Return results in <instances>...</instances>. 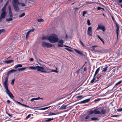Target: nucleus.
Instances as JSON below:
<instances>
[{
	"label": "nucleus",
	"instance_id": "1",
	"mask_svg": "<svg viewBox=\"0 0 122 122\" xmlns=\"http://www.w3.org/2000/svg\"><path fill=\"white\" fill-rule=\"evenodd\" d=\"M58 39V36L55 34L51 35L48 39V40L49 41L52 43L57 42Z\"/></svg>",
	"mask_w": 122,
	"mask_h": 122
},
{
	"label": "nucleus",
	"instance_id": "2",
	"mask_svg": "<svg viewBox=\"0 0 122 122\" xmlns=\"http://www.w3.org/2000/svg\"><path fill=\"white\" fill-rule=\"evenodd\" d=\"M44 65L42 66H31L29 67V69L30 70H37V71L43 72Z\"/></svg>",
	"mask_w": 122,
	"mask_h": 122
},
{
	"label": "nucleus",
	"instance_id": "3",
	"mask_svg": "<svg viewBox=\"0 0 122 122\" xmlns=\"http://www.w3.org/2000/svg\"><path fill=\"white\" fill-rule=\"evenodd\" d=\"M44 69H43V72L45 73H49L51 72L57 73L58 71L56 70H51V69L48 68L46 66L44 65Z\"/></svg>",
	"mask_w": 122,
	"mask_h": 122
},
{
	"label": "nucleus",
	"instance_id": "4",
	"mask_svg": "<svg viewBox=\"0 0 122 122\" xmlns=\"http://www.w3.org/2000/svg\"><path fill=\"white\" fill-rule=\"evenodd\" d=\"M6 10L2 9H1V11L2 12L1 14V15L0 17V21H1L3 19H4L6 15Z\"/></svg>",
	"mask_w": 122,
	"mask_h": 122
},
{
	"label": "nucleus",
	"instance_id": "5",
	"mask_svg": "<svg viewBox=\"0 0 122 122\" xmlns=\"http://www.w3.org/2000/svg\"><path fill=\"white\" fill-rule=\"evenodd\" d=\"M42 46L43 47H46L47 48L51 47L53 45L48 43L43 42L42 43Z\"/></svg>",
	"mask_w": 122,
	"mask_h": 122
},
{
	"label": "nucleus",
	"instance_id": "6",
	"mask_svg": "<svg viewBox=\"0 0 122 122\" xmlns=\"http://www.w3.org/2000/svg\"><path fill=\"white\" fill-rule=\"evenodd\" d=\"M99 29H101L102 30V31L104 32L105 30V28L104 26L102 25H98L97 30H98Z\"/></svg>",
	"mask_w": 122,
	"mask_h": 122
},
{
	"label": "nucleus",
	"instance_id": "7",
	"mask_svg": "<svg viewBox=\"0 0 122 122\" xmlns=\"http://www.w3.org/2000/svg\"><path fill=\"white\" fill-rule=\"evenodd\" d=\"M13 5L15 12H18L20 11V9L18 4L14 5Z\"/></svg>",
	"mask_w": 122,
	"mask_h": 122
},
{
	"label": "nucleus",
	"instance_id": "8",
	"mask_svg": "<svg viewBox=\"0 0 122 122\" xmlns=\"http://www.w3.org/2000/svg\"><path fill=\"white\" fill-rule=\"evenodd\" d=\"M87 34L88 35L90 36H92V27H91L90 26L88 28L87 31Z\"/></svg>",
	"mask_w": 122,
	"mask_h": 122
},
{
	"label": "nucleus",
	"instance_id": "9",
	"mask_svg": "<svg viewBox=\"0 0 122 122\" xmlns=\"http://www.w3.org/2000/svg\"><path fill=\"white\" fill-rule=\"evenodd\" d=\"M8 76H7L5 78V80L4 81L3 83V85L4 86H8V76L9 74L8 75Z\"/></svg>",
	"mask_w": 122,
	"mask_h": 122
},
{
	"label": "nucleus",
	"instance_id": "10",
	"mask_svg": "<svg viewBox=\"0 0 122 122\" xmlns=\"http://www.w3.org/2000/svg\"><path fill=\"white\" fill-rule=\"evenodd\" d=\"M8 9L10 17H12L13 15L11 10V6L10 5L8 6Z\"/></svg>",
	"mask_w": 122,
	"mask_h": 122
},
{
	"label": "nucleus",
	"instance_id": "11",
	"mask_svg": "<svg viewBox=\"0 0 122 122\" xmlns=\"http://www.w3.org/2000/svg\"><path fill=\"white\" fill-rule=\"evenodd\" d=\"M63 41L62 40H59L58 42L59 44H58V46L60 47H62L63 46Z\"/></svg>",
	"mask_w": 122,
	"mask_h": 122
},
{
	"label": "nucleus",
	"instance_id": "12",
	"mask_svg": "<svg viewBox=\"0 0 122 122\" xmlns=\"http://www.w3.org/2000/svg\"><path fill=\"white\" fill-rule=\"evenodd\" d=\"M12 3L13 5L20 4V2L18 0H13Z\"/></svg>",
	"mask_w": 122,
	"mask_h": 122
},
{
	"label": "nucleus",
	"instance_id": "13",
	"mask_svg": "<svg viewBox=\"0 0 122 122\" xmlns=\"http://www.w3.org/2000/svg\"><path fill=\"white\" fill-rule=\"evenodd\" d=\"M5 88L6 89V90L5 91L6 92V93L8 95L9 94H10V91L9 90L8 88V86H4Z\"/></svg>",
	"mask_w": 122,
	"mask_h": 122
},
{
	"label": "nucleus",
	"instance_id": "14",
	"mask_svg": "<svg viewBox=\"0 0 122 122\" xmlns=\"http://www.w3.org/2000/svg\"><path fill=\"white\" fill-rule=\"evenodd\" d=\"M34 31V30L33 29H32L30 30H29V31L27 33L26 35V39H27L29 36V34L30 33H31L32 32H33Z\"/></svg>",
	"mask_w": 122,
	"mask_h": 122
},
{
	"label": "nucleus",
	"instance_id": "15",
	"mask_svg": "<svg viewBox=\"0 0 122 122\" xmlns=\"http://www.w3.org/2000/svg\"><path fill=\"white\" fill-rule=\"evenodd\" d=\"M17 70H14V69H12V70H11L10 71H8V73H7V75L9 74L12 73L14 72H16L17 71Z\"/></svg>",
	"mask_w": 122,
	"mask_h": 122
},
{
	"label": "nucleus",
	"instance_id": "16",
	"mask_svg": "<svg viewBox=\"0 0 122 122\" xmlns=\"http://www.w3.org/2000/svg\"><path fill=\"white\" fill-rule=\"evenodd\" d=\"M74 50L77 53L81 55H83V53L80 51H78L76 49H75Z\"/></svg>",
	"mask_w": 122,
	"mask_h": 122
},
{
	"label": "nucleus",
	"instance_id": "17",
	"mask_svg": "<svg viewBox=\"0 0 122 122\" xmlns=\"http://www.w3.org/2000/svg\"><path fill=\"white\" fill-rule=\"evenodd\" d=\"M13 61H14L12 60H9L8 61H5L4 62L7 64H9L12 62Z\"/></svg>",
	"mask_w": 122,
	"mask_h": 122
},
{
	"label": "nucleus",
	"instance_id": "18",
	"mask_svg": "<svg viewBox=\"0 0 122 122\" xmlns=\"http://www.w3.org/2000/svg\"><path fill=\"white\" fill-rule=\"evenodd\" d=\"M90 99H88L84 100L83 101H81L80 102L82 103H85L88 102L90 101Z\"/></svg>",
	"mask_w": 122,
	"mask_h": 122
},
{
	"label": "nucleus",
	"instance_id": "19",
	"mask_svg": "<svg viewBox=\"0 0 122 122\" xmlns=\"http://www.w3.org/2000/svg\"><path fill=\"white\" fill-rule=\"evenodd\" d=\"M94 112L95 114H101V112L97 111V109H95L94 110Z\"/></svg>",
	"mask_w": 122,
	"mask_h": 122
},
{
	"label": "nucleus",
	"instance_id": "20",
	"mask_svg": "<svg viewBox=\"0 0 122 122\" xmlns=\"http://www.w3.org/2000/svg\"><path fill=\"white\" fill-rule=\"evenodd\" d=\"M53 118H48L47 119L45 120L44 122H49L51 120H53Z\"/></svg>",
	"mask_w": 122,
	"mask_h": 122
},
{
	"label": "nucleus",
	"instance_id": "21",
	"mask_svg": "<svg viewBox=\"0 0 122 122\" xmlns=\"http://www.w3.org/2000/svg\"><path fill=\"white\" fill-rule=\"evenodd\" d=\"M108 67V66H106L104 68H103L102 72H106L107 70Z\"/></svg>",
	"mask_w": 122,
	"mask_h": 122
},
{
	"label": "nucleus",
	"instance_id": "22",
	"mask_svg": "<svg viewBox=\"0 0 122 122\" xmlns=\"http://www.w3.org/2000/svg\"><path fill=\"white\" fill-rule=\"evenodd\" d=\"M22 65L21 64H18L16 65L15 66V69H16L19 67H22Z\"/></svg>",
	"mask_w": 122,
	"mask_h": 122
},
{
	"label": "nucleus",
	"instance_id": "23",
	"mask_svg": "<svg viewBox=\"0 0 122 122\" xmlns=\"http://www.w3.org/2000/svg\"><path fill=\"white\" fill-rule=\"evenodd\" d=\"M84 97L82 95H80L76 96V98L79 100H80Z\"/></svg>",
	"mask_w": 122,
	"mask_h": 122
},
{
	"label": "nucleus",
	"instance_id": "24",
	"mask_svg": "<svg viewBox=\"0 0 122 122\" xmlns=\"http://www.w3.org/2000/svg\"><path fill=\"white\" fill-rule=\"evenodd\" d=\"M9 1V0H7V1L6 2V4L4 5V6L2 8V10H3V9H4L6 10L5 7H6V5H7Z\"/></svg>",
	"mask_w": 122,
	"mask_h": 122
},
{
	"label": "nucleus",
	"instance_id": "25",
	"mask_svg": "<svg viewBox=\"0 0 122 122\" xmlns=\"http://www.w3.org/2000/svg\"><path fill=\"white\" fill-rule=\"evenodd\" d=\"M59 114V113H52V112H50L48 114V116H50L51 115H57Z\"/></svg>",
	"mask_w": 122,
	"mask_h": 122
},
{
	"label": "nucleus",
	"instance_id": "26",
	"mask_svg": "<svg viewBox=\"0 0 122 122\" xmlns=\"http://www.w3.org/2000/svg\"><path fill=\"white\" fill-rule=\"evenodd\" d=\"M67 105H65L64 106H62L60 109L61 110H64L66 108V107L67 106Z\"/></svg>",
	"mask_w": 122,
	"mask_h": 122
},
{
	"label": "nucleus",
	"instance_id": "27",
	"mask_svg": "<svg viewBox=\"0 0 122 122\" xmlns=\"http://www.w3.org/2000/svg\"><path fill=\"white\" fill-rule=\"evenodd\" d=\"M16 102L18 103V104L21 105H22V106H23L25 107H27L28 108H30V107H29V106H27V105H25V104H21V103H20V102H19L18 101H17Z\"/></svg>",
	"mask_w": 122,
	"mask_h": 122
},
{
	"label": "nucleus",
	"instance_id": "28",
	"mask_svg": "<svg viewBox=\"0 0 122 122\" xmlns=\"http://www.w3.org/2000/svg\"><path fill=\"white\" fill-rule=\"evenodd\" d=\"M100 70V67L98 68L97 70H96L95 74L94 75V76H96V75L98 73L99 71Z\"/></svg>",
	"mask_w": 122,
	"mask_h": 122
},
{
	"label": "nucleus",
	"instance_id": "29",
	"mask_svg": "<svg viewBox=\"0 0 122 122\" xmlns=\"http://www.w3.org/2000/svg\"><path fill=\"white\" fill-rule=\"evenodd\" d=\"M50 107H51V106H50L49 107H45V108H41L39 109H38V110H45L46 109H48L49 108H50Z\"/></svg>",
	"mask_w": 122,
	"mask_h": 122
},
{
	"label": "nucleus",
	"instance_id": "30",
	"mask_svg": "<svg viewBox=\"0 0 122 122\" xmlns=\"http://www.w3.org/2000/svg\"><path fill=\"white\" fill-rule=\"evenodd\" d=\"M26 68V67H22L21 68H18L17 69V70L18 71H23L25 70Z\"/></svg>",
	"mask_w": 122,
	"mask_h": 122
},
{
	"label": "nucleus",
	"instance_id": "31",
	"mask_svg": "<svg viewBox=\"0 0 122 122\" xmlns=\"http://www.w3.org/2000/svg\"><path fill=\"white\" fill-rule=\"evenodd\" d=\"M106 112V110L104 109H102L101 111V113L103 114H105Z\"/></svg>",
	"mask_w": 122,
	"mask_h": 122
},
{
	"label": "nucleus",
	"instance_id": "32",
	"mask_svg": "<svg viewBox=\"0 0 122 122\" xmlns=\"http://www.w3.org/2000/svg\"><path fill=\"white\" fill-rule=\"evenodd\" d=\"M87 12V11L86 10L82 12V15L84 17L85 14H86Z\"/></svg>",
	"mask_w": 122,
	"mask_h": 122
},
{
	"label": "nucleus",
	"instance_id": "33",
	"mask_svg": "<svg viewBox=\"0 0 122 122\" xmlns=\"http://www.w3.org/2000/svg\"><path fill=\"white\" fill-rule=\"evenodd\" d=\"M94 52H96V53H102V52L100 50H94Z\"/></svg>",
	"mask_w": 122,
	"mask_h": 122
},
{
	"label": "nucleus",
	"instance_id": "34",
	"mask_svg": "<svg viewBox=\"0 0 122 122\" xmlns=\"http://www.w3.org/2000/svg\"><path fill=\"white\" fill-rule=\"evenodd\" d=\"M95 76H94V75L93 78L91 81V83H92L94 82L96 78Z\"/></svg>",
	"mask_w": 122,
	"mask_h": 122
},
{
	"label": "nucleus",
	"instance_id": "35",
	"mask_svg": "<svg viewBox=\"0 0 122 122\" xmlns=\"http://www.w3.org/2000/svg\"><path fill=\"white\" fill-rule=\"evenodd\" d=\"M12 20V17H10V18H7L6 19V21H11Z\"/></svg>",
	"mask_w": 122,
	"mask_h": 122
},
{
	"label": "nucleus",
	"instance_id": "36",
	"mask_svg": "<svg viewBox=\"0 0 122 122\" xmlns=\"http://www.w3.org/2000/svg\"><path fill=\"white\" fill-rule=\"evenodd\" d=\"M91 120H98V119L96 117H92L91 118Z\"/></svg>",
	"mask_w": 122,
	"mask_h": 122
},
{
	"label": "nucleus",
	"instance_id": "37",
	"mask_svg": "<svg viewBox=\"0 0 122 122\" xmlns=\"http://www.w3.org/2000/svg\"><path fill=\"white\" fill-rule=\"evenodd\" d=\"M25 15V13H23L22 14H21L19 16V17L20 18H21V17H22L24 16Z\"/></svg>",
	"mask_w": 122,
	"mask_h": 122
},
{
	"label": "nucleus",
	"instance_id": "38",
	"mask_svg": "<svg viewBox=\"0 0 122 122\" xmlns=\"http://www.w3.org/2000/svg\"><path fill=\"white\" fill-rule=\"evenodd\" d=\"M8 95L11 98L13 97V96L12 95V94L10 92V94H9Z\"/></svg>",
	"mask_w": 122,
	"mask_h": 122
},
{
	"label": "nucleus",
	"instance_id": "39",
	"mask_svg": "<svg viewBox=\"0 0 122 122\" xmlns=\"http://www.w3.org/2000/svg\"><path fill=\"white\" fill-rule=\"evenodd\" d=\"M37 21L39 22H43V20L41 18L38 19Z\"/></svg>",
	"mask_w": 122,
	"mask_h": 122
},
{
	"label": "nucleus",
	"instance_id": "40",
	"mask_svg": "<svg viewBox=\"0 0 122 122\" xmlns=\"http://www.w3.org/2000/svg\"><path fill=\"white\" fill-rule=\"evenodd\" d=\"M121 81H119L115 85V86H117L118 85L120 84L121 82Z\"/></svg>",
	"mask_w": 122,
	"mask_h": 122
},
{
	"label": "nucleus",
	"instance_id": "41",
	"mask_svg": "<svg viewBox=\"0 0 122 122\" xmlns=\"http://www.w3.org/2000/svg\"><path fill=\"white\" fill-rule=\"evenodd\" d=\"M87 25H91V23L90 22V21L89 19H88L87 20Z\"/></svg>",
	"mask_w": 122,
	"mask_h": 122
},
{
	"label": "nucleus",
	"instance_id": "42",
	"mask_svg": "<svg viewBox=\"0 0 122 122\" xmlns=\"http://www.w3.org/2000/svg\"><path fill=\"white\" fill-rule=\"evenodd\" d=\"M119 28H117V30H116V33H117V37H118V31L119 30Z\"/></svg>",
	"mask_w": 122,
	"mask_h": 122
},
{
	"label": "nucleus",
	"instance_id": "43",
	"mask_svg": "<svg viewBox=\"0 0 122 122\" xmlns=\"http://www.w3.org/2000/svg\"><path fill=\"white\" fill-rule=\"evenodd\" d=\"M5 31V30L4 29H2L0 30V34L2 32H4Z\"/></svg>",
	"mask_w": 122,
	"mask_h": 122
},
{
	"label": "nucleus",
	"instance_id": "44",
	"mask_svg": "<svg viewBox=\"0 0 122 122\" xmlns=\"http://www.w3.org/2000/svg\"><path fill=\"white\" fill-rule=\"evenodd\" d=\"M65 49H66L68 51H70V52H72V50L71 49H70L69 48H65Z\"/></svg>",
	"mask_w": 122,
	"mask_h": 122
},
{
	"label": "nucleus",
	"instance_id": "45",
	"mask_svg": "<svg viewBox=\"0 0 122 122\" xmlns=\"http://www.w3.org/2000/svg\"><path fill=\"white\" fill-rule=\"evenodd\" d=\"M20 4L22 6H25V4L23 3H20Z\"/></svg>",
	"mask_w": 122,
	"mask_h": 122
},
{
	"label": "nucleus",
	"instance_id": "46",
	"mask_svg": "<svg viewBox=\"0 0 122 122\" xmlns=\"http://www.w3.org/2000/svg\"><path fill=\"white\" fill-rule=\"evenodd\" d=\"M94 113V111H90L89 112V115L92 114Z\"/></svg>",
	"mask_w": 122,
	"mask_h": 122
},
{
	"label": "nucleus",
	"instance_id": "47",
	"mask_svg": "<svg viewBox=\"0 0 122 122\" xmlns=\"http://www.w3.org/2000/svg\"><path fill=\"white\" fill-rule=\"evenodd\" d=\"M39 108L38 107H30V108H32L34 109H37Z\"/></svg>",
	"mask_w": 122,
	"mask_h": 122
},
{
	"label": "nucleus",
	"instance_id": "48",
	"mask_svg": "<svg viewBox=\"0 0 122 122\" xmlns=\"http://www.w3.org/2000/svg\"><path fill=\"white\" fill-rule=\"evenodd\" d=\"M41 39L42 40H44L45 39H47L46 37H45V36H43L42 37Z\"/></svg>",
	"mask_w": 122,
	"mask_h": 122
},
{
	"label": "nucleus",
	"instance_id": "49",
	"mask_svg": "<svg viewBox=\"0 0 122 122\" xmlns=\"http://www.w3.org/2000/svg\"><path fill=\"white\" fill-rule=\"evenodd\" d=\"M101 9H102L104 10V9L103 8H102L100 7H98L97 8V9L98 10H100Z\"/></svg>",
	"mask_w": 122,
	"mask_h": 122
},
{
	"label": "nucleus",
	"instance_id": "50",
	"mask_svg": "<svg viewBox=\"0 0 122 122\" xmlns=\"http://www.w3.org/2000/svg\"><path fill=\"white\" fill-rule=\"evenodd\" d=\"M34 100H37L36 98H33L31 99L30 100V101H32Z\"/></svg>",
	"mask_w": 122,
	"mask_h": 122
},
{
	"label": "nucleus",
	"instance_id": "51",
	"mask_svg": "<svg viewBox=\"0 0 122 122\" xmlns=\"http://www.w3.org/2000/svg\"><path fill=\"white\" fill-rule=\"evenodd\" d=\"M15 80L14 79L12 80V82H11V84L12 85H13L14 84V82Z\"/></svg>",
	"mask_w": 122,
	"mask_h": 122
},
{
	"label": "nucleus",
	"instance_id": "52",
	"mask_svg": "<svg viewBox=\"0 0 122 122\" xmlns=\"http://www.w3.org/2000/svg\"><path fill=\"white\" fill-rule=\"evenodd\" d=\"M97 37H98V38L100 39L101 41H102V40H103L102 38H101L99 36L97 35Z\"/></svg>",
	"mask_w": 122,
	"mask_h": 122
},
{
	"label": "nucleus",
	"instance_id": "53",
	"mask_svg": "<svg viewBox=\"0 0 122 122\" xmlns=\"http://www.w3.org/2000/svg\"><path fill=\"white\" fill-rule=\"evenodd\" d=\"M90 117L89 115H88L85 117V119H88Z\"/></svg>",
	"mask_w": 122,
	"mask_h": 122
},
{
	"label": "nucleus",
	"instance_id": "54",
	"mask_svg": "<svg viewBox=\"0 0 122 122\" xmlns=\"http://www.w3.org/2000/svg\"><path fill=\"white\" fill-rule=\"evenodd\" d=\"M117 111L118 112H120L122 111V108H121L119 109H117Z\"/></svg>",
	"mask_w": 122,
	"mask_h": 122
},
{
	"label": "nucleus",
	"instance_id": "55",
	"mask_svg": "<svg viewBox=\"0 0 122 122\" xmlns=\"http://www.w3.org/2000/svg\"><path fill=\"white\" fill-rule=\"evenodd\" d=\"M31 116V114L28 115L26 117V118L27 119L30 117Z\"/></svg>",
	"mask_w": 122,
	"mask_h": 122
},
{
	"label": "nucleus",
	"instance_id": "56",
	"mask_svg": "<svg viewBox=\"0 0 122 122\" xmlns=\"http://www.w3.org/2000/svg\"><path fill=\"white\" fill-rule=\"evenodd\" d=\"M119 116V115H114L113 116H112V117H117Z\"/></svg>",
	"mask_w": 122,
	"mask_h": 122
},
{
	"label": "nucleus",
	"instance_id": "57",
	"mask_svg": "<svg viewBox=\"0 0 122 122\" xmlns=\"http://www.w3.org/2000/svg\"><path fill=\"white\" fill-rule=\"evenodd\" d=\"M112 84V82H111L109 84V85H108V86L106 88H107V87H109Z\"/></svg>",
	"mask_w": 122,
	"mask_h": 122
},
{
	"label": "nucleus",
	"instance_id": "58",
	"mask_svg": "<svg viewBox=\"0 0 122 122\" xmlns=\"http://www.w3.org/2000/svg\"><path fill=\"white\" fill-rule=\"evenodd\" d=\"M36 98V99H37V100H38V99H43L42 98H41L39 97H38Z\"/></svg>",
	"mask_w": 122,
	"mask_h": 122
},
{
	"label": "nucleus",
	"instance_id": "59",
	"mask_svg": "<svg viewBox=\"0 0 122 122\" xmlns=\"http://www.w3.org/2000/svg\"><path fill=\"white\" fill-rule=\"evenodd\" d=\"M8 115L9 116H10V117H12V114H8Z\"/></svg>",
	"mask_w": 122,
	"mask_h": 122
},
{
	"label": "nucleus",
	"instance_id": "60",
	"mask_svg": "<svg viewBox=\"0 0 122 122\" xmlns=\"http://www.w3.org/2000/svg\"><path fill=\"white\" fill-rule=\"evenodd\" d=\"M30 61H32L33 60V59L32 58H31L30 59Z\"/></svg>",
	"mask_w": 122,
	"mask_h": 122
},
{
	"label": "nucleus",
	"instance_id": "61",
	"mask_svg": "<svg viewBox=\"0 0 122 122\" xmlns=\"http://www.w3.org/2000/svg\"><path fill=\"white\" fill-rule=\"evenodd\" d=\"M91 46V47H96L97 46Z\"/></svg>",
	"mask_w": 122,
	"mask_h": 122
},
{
	"label": "nucleus",
	"instance_id": "62",
	"mask_svg": "<svg viewBox=\"0 0 122 122\" xmlns=\"http://www.w3.org/2000/svg\"><path fill=\"white\" fill-rule=\"evenodd\" d=\"M82 46L83 47H84L85 46V45H84V44H83V43H82L81 44Z\"/></svg>",
	"mask_w": 122,
	"mask_h": 122
},
{
	"label": "nucleus",
	"instance_id": "63",
	"mask_svg": "<svg viewBox=\"0 0 122 122\" xmlns=\"http://www.w3.org/2000/svg\"><path fill=\"white\" fill-rule=\"evenodd\" d=\"M7 102H8V103H10V100H8Z\"/></svg>",
	"mask_w": 122,
	"mask_h": 122
},
{
	"label": "nucleus",
	"instance_id": "64",
	"mask_svg": "<svg viewBox=\"0 0 122 122\" xmlns=\"http://www.w3.org/2000/svg\"><path fill=\"white\" fill-rule=\"evenodd\" d=\"M119 2L120 3H121L122 2V0H119Z\"/></svg>",
	"mask_w": 122,
	"mask_h": 122
}]
</instances>
